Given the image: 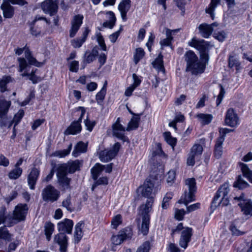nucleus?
Wrapping results in <instances>:
<instances>
[{
  "label": "nucleus",
  "mask_w": 252,
  "mask_h": 252,
  "mask_svg": "<svg viewBox=\"0 0 252 252\" xmlns=\"http://www.w3.org/2000/svg\"><path fill=\"white\" fill-rule=\"evenodd\" d=\"M229 191V186L225 183L218 189L212 202V205L217 207L220 205L227 206L229 203L228 193Z\"/></svg>",
  "instance_id": "obj_1"
},
{
  "label": "nucleus",
  "mask_w": 252,
  "mask_h": 252,
  "mask_svg": "<svg viewBox=\"0 0 252 252\" xmlns=\"http://www.w3.org/2000/svg\"><path fill=\"white\" fill-rule=\"evenodd\" d=\"M181 231V237L179 241V245L181 247L186 249L188 243L190 241L192 235V229L189 227H184L182 223H180L175 229H172V235L176 232Z\"/></svg>",
  "instance_id": "obj_2"
},
{
  "label": "nucleus",
  "mask_w": 252,
  "mask_h": 252,
  "mask_svg": "<svg viewBox=\"0 0 252 252\" xmlns=\"http://www.w3.org/2000/svg\"><path fill=\"white\" fill-rule=\"evenodd\" d=\"M189 44L199 51L200 58L209 59L208 52L213 46L209 43L204 41L203 39L199 40L194 37L189 43Z\"/></svg>",
  "instance_id": "obj_3"
},
{
  "label": "nucleus",
  "mask_w": 252,
  "mask_h": 252,
  "mask_svg": "<svg viewBox=\"0 0 252 252\" xmlns=\"http://www.w3.org/2000/svg\"><path fill=\"white\" fill-rule=\"evenodd\" d=\"M186 185L188 186L189 191L185 192L184 196L179 200V203H184L186 206L195 200L194 193L196 190L195 180L194 178H189L186 180Z\"/></svg>",
  "instance_id": "obj_4"
},
{
  "label": "nucleus",
  "mask_w": 252,
  "mask_h": 252,
  "mask_svg": "<svg viewBox=\"0 0 252 252\" xmlns=\"http://www.w3.org/2000/svg\"><path fill=\"white\" fill-rule=\"evenodd\" d=\"M42 199L47 202L57 201L60 196V192L51 185L47 186L42 191Z\"/></svg>",
  "instance_id": "obj_5"
},
{
  "label": "nucleus",
  "mask_w": 252,
  "mask_h": 252,
  "mask_svg": "<svg viewBox=\"0 0 252 252\" xmlns=\"http://www.w3.org/2000/svg\"><path fill=\"white\" fill-rule=\"evenodd\" d=\"M158 189V187H154V184L151 181L146 180L143 185L138 188V191L143 196L151 198L154 197Z\"/></svg>",
  "instance_id": "obj_6"
},
{
  "label": "nucleus",
  "mask_w": 252,
  "mask_h": 252,
  "mask_svg": "<svg viewBox=\"0 0 252 252\" xmlns=\"http://www.w3.org/2000/svg\"><path fill=\"white\" fill-rule=\"evenodd\" d=\"M64 166H59L57 169V176L58 182L62 190L64 191L70 189V183L71 179L67 177Z\"/></svg>",
  "instance_id": "obj_7"
},
{
  "label": "nucleus",
  "mask_w": 252,
  "mask_h": 252,
  "mask_svg": "<svg viewBox=\"0 0 252 252\" xmlns=\"http://www.w3.org/2000/svg\"><path fill=\"white\" fill-rule=\"evenodd\" d=\"M78 110H80L81 111L80 117L77 121H74L70 124L64 131V133L65 135H75L79 133L81 131L82 127L81 123L82 122V118L85 114L86 109L83 107H78Z\"/></svg>",
  "instance_id": "obj_8"
},
{
  "label": "nucleus",
  "mask_w": 252,
  "mask_h": 252,
  "mask_svg": "<svg viewBox=\"0 0 252 252\" xmlns=\"http://www.w3.org/2000/svg\"><path fill=\"white\" fill-rule=\"evenodd\" d=\"M234 199L239 202L238 205L243 214L246 216H252V201L250 199L246 198L243 194L234 197Z\"/></svg>",
  "instance_id": "obj_9"
},
{
  "label": "nucleus",
  "mask_w": 252,
  "mask_h": 252,
  "mask_svg": "<svg viewBox=\"0 0 252 252\" xmlns=\"http://www.w3.org/2000/svg\"><path fill=\"white\" fill-rule=\"evenodd\" d=\"M121 147L119 142L116 143L109 150H104L99 153V158L102 162H108L114 158L117 155Z\"/></svg>",
  "instance_id": "obj_10"
},
{
  "label": "nucleus",
  "mask_w": 252,
  "mask_h": 252,
  "mask_svg": "<svg viewBox=\"0 0 252 252\" xmlns=\"http://www.w3.org/2000/svg\"><path fill=\"white\" fill-rule=\"evenodd\" d=\"M200 60H198L192 63L189 67H187L186 71H190L192 74L197 75L202 73L205 69L206 65L208 64L209 59L200 58Z\"/></svg>",
  "instance_id": "obj_11"
},
{
  "label": "nucleus",
  "mask_w": 252,
  "mask_h": 252,
  "mask_svg": "<svg viewBox=\"0 0 252 252\" xmlns=\"http://www.w3.org/2000/svg\"><path fill=\"white\" fill-rule=\"evenodd\" d=\"M203 151L202 146L198 144H195L191 148L187 158V164L189 166H193L195 163V160L197 159L201 156Z\"/></svg>",
  "instance_id": "obj_12"
},
{
  "label": "nucleus",
  "mask_w": 252,
  "mask_h": 252,
  "mask_svg": "<svg viewBox=\"0 0 252 252\" xmlns=\"http://www.w3.org/2000/svg\"><path fill=\"white\" fill-rule=\"evenodd\" d=\"M6 209L2 206L0 209V225L5 223V226L11 227L18 223L13 215H6Z\"/></svg>",
  "instance_id": "obj_13"
},
{
  "label": "nucleus",
  "mask_w": 252,
  "mask_h": 252,
  "mask_svg": "<svg viewBox=\"0 0 252 252\" xmlns=\"http://www.w3.org/2000/svg\"><path fill=\"white\" fill-rule=\"evenodd\" d=\"M28 209L26 204H19L15 207L13 215L17 222H19L25 220Z\"/></svg>",
  "instance_id": "obj_14"
},
{
  "label": "nucleus",
  "mask_w": 252,
  "mask_h": 252,
  "mask_svg": "<svg viewBox=\"0 0 252 252\" xmlns=\"http://www.w3.org/2000/svg\"><path fill=\"white\" fill-rule=\"evenodd\" d=\"M41 7L45 13L50 15H55L58 11V6L57 0H46L41 4Z\"/></svg>",
  "instance_id": "obj_15"
},
{
  "label": "nucleus",
  "mask_w": 252,
  "mask_h": 252,
  "mask_svg": "<svg viewBox=\"0 0 252 252\" xmlns=\"http://www.w3.org/2000/svg\"><path fill=\"white\" fill-rule=\"evenodd\" d=\"M83 18V16L81 14L76 15L73 16L71 21V27L69 31V35L71 37H73L75 35L82 24Z\"/></svg>",
  "instance_id": "obj_16"
},
{
  "label": "nucleus",
  "mask_w": 252,
  "mask_h": 252,
  "mask_svg": "<svg viewBox=\"0 0 252 252\" xmlns=\"http://www.w3.org/2000/svg\"><path fill=\"white\" fill-rule=\"evenodd\" d=\"M113 135L117 138L125 140L124 132L126 129L120 124V118H118L116 122L112 126Z\"/></svg>",
  "instance_id": "obj_17"
},
{
  "label": "nucleus",
  "mask_w": 252,
  "mask_h": 252,
  "mask_svg": "<svg viewBox=\"0 0 252 252\" xmlns=\"http://www.w3.org/2000/svg\"><path fill=\"white\" fill-rule=\"evenodd\" d=\"M54 242L60 246V252H66L68 245L67 238L64 233H60L56 235Z\"/></svg>",
  "instance_id": "obj_18"
},
{
  "label": "nucleus",
  "mask_w": 252,
  "mask_h": 252,
  "mask_svg": "<svg viewBox=\"0 0 252 252\" xmlns=\"http://www.w3.org/2000/svg\"><path fill=\"white\" fill-rule=\"evenodd\" d=\"M218 24L215 22L211 25L206 23L202 24L199 25L198 29L201 36L204 38H208L211 34L213 31H215V27H217Z\"/></svg>",
  "instance_id": "obj_19"
},
{
  "label": "nucleus",
  "mask_w": 252,
  "mask_h": 252,
  "mask_svg": "<svg viewBox=\"0 0 252 252\" xmlns=\"http://www.w3.org/2000/svg\"><path fill=\"white\" fill-rule=\"evenodd\" d=\"M224 134L220 135L217 139L214 149V155L216 158H219L222 154V144L224 140L225 134L229 131L228 129H223Z\"/></svg>",
  "instance_id": "obj_20"
},
{
  "label": "nucleus",
  "mask_w": 252,
  "mask_h": 252,
  "mask_svg": "<svg viewBox=\"0 0 252 252\" xmlns=\"http://www.w3.org/2000/svg\"><path fill=\"white\" fill-rule=\"evenodd\" d=\"M238 118L232 108L227 110L225 116V123L226 125L234 127L238 124Z\"/></svg>",
  "instance_id": "obj_21"
},
{
  "label": "nucleus",
  "mask_w": 252,
  "mask_h": 252,
  "mask_svg": "<svg viewBox=\"0 0 252 252\" xmlns=\"http://www.w3.org/2000/svg\"><path fill=\"white\" fill-rule=\"evenodd\" d=\"M82 161L78 159L75 160L71 162H69L67 164H63L59 166H64L65 167V172L73 173L76 171L79 170L80 167L82 165Z\"/></svg>",
  "instance_id": "obj_22"
},
{
  "label": "nucleus",
  "mask_w": 252,
  "mask_h": 252,
  "mask_svg": "<svg viewBox=\"0 0 252 252\" xmlns=\"http://www.w3.org/2000/svg\"><path fill=\"white\" fill-rule=\"evenodd\" d=\"M40 171L36 168H33L28 176V183L31 189H35V185L39 175Z\"/></svg>",
  "instance_id": "obj_23"
},
{
  "label": "nucleus",
  "mask_w": 252,
  "mask_h": 252,
  "mask_svg": "<svg viewBox=\"0 0 252 252\" xmlns=\"http://www.w3.org/2000/svg\"><path fill=\"white\" fill-rule=\"evenodd\" d=\"M73 222L72 220L65 219L63 221L58 223V230L59 231L66 232L68 234L71 233Z\"/></svg>",
  "instance_id": "obj_24"
},
{
  "label": "nucleus",
  "mask_w": 252,
  "mask_h": 252,
  "mask_svg": "<svg viewBox=\"0 0 252 252\" xmlns=\"http://www.w3.org/2000/svg\"><path fill=\"white\" fill-rule=\"evenodd\" d=\"M130 0H123L119 5L118 9L121 13V17L124 21L127 20L126 13L131 6Z\"/></svg>",
  "instance_id": "obj_25"
},
{
  "label": "nucleus",
  "mask_w": 252,
  "mask_h": 252,
  "mask_svg": "<svg viewBox=\"0 0 252 252\" xmlns=\"http://www.w3.org/2000/svg\"><path fill=\"white\" fill-rule=\"evenodd\" d=\"M129 231H130L129 230ZM131 234L129 232L128 234L125 231H120L117 235L113 236L111 238L112 243L115 245L121 244L124 240L129 238L131 237Z\"/></svg>",
  "instance_id": "obj_26"
},
{
  "label": "nucleus",
  "mask_w": 252,
  "mask_h": 252,
  "mask_svg": "<svg viewBox=\"0 0 252 252\" xmlns=\"http://www.w3.org/2000/svg\"><path fill=\"white\" fill-rule=\"evenodd\" d=\"M1 8L3 11V16L5 18H10L14 14L13 7L9 3L7 0H3L1 5Z\"/></svg>",
  "instance_id": "obj_27"
},
{
  "label": "nucleus",
  "mask_w": 252,
  "mask_h": 252,
  "mask_svg": "<svg viewBox=\"0 0 252 252\" xmlns=\"http://www.w3.org/2000/svg\"><path fill=\"white\" fill-rule=\"evenodd\" d=\"M88 143L79 141L75 145L72 155L74 157H77L81 153H84L87 151Z\"/></svg>",
  "instance_id": "obj_28"
},
{
  "label": "nucleus",
  "mask_w": 252,
  "mask_h": 252,
  "mask_svg": "<svg viewBox=\"0 0 252 252\" xmlns=\"http://www.w3.org/2000/svg\"><path fill=\"white\" fill-rule=\"evenodd\" d=\"M150 224V215L149 214H143L142 217V223L139 230L144 235H147L149 232Z\"/></svg>",
  "instance_id": "obj_29"
},
{
  "label": "nucleus",
  "mask_w": 252,
  "mask_h": 252,
  "mask_svg": "<svg viewBox=\"0 0 252 252\" xmlns=\"http://www.w3.org/2000/svg\"><path fill=\"white\" fill-rule=\"evenodd\" d=\"M98 54V52L96 47H94L92 51H87L84 55V63H92L95 60Z\"/></svg>",
  "instance_id": "obj_30"
},
{
  "label": "nucleus",
  "mask_w": 252,
  "mask_h": 252,
  "mask_svg": "<svg viewBox=\"0 0 252 252\" xmlns=\"http://www.w3.org/2000/svg\"><path fill=\"white\" fill-rule=\"evenodd\" d=\"M179 30H171L167 29L166 30V38L161 40L160 41V44L161 46V49L163 46H168L171 45V41L173 39L172 34L175 32H178Z\"/></svg>",
  "instance_id": "obj_31"
},
{
  "label": "nucleus",
  "mask_w": 252,
  "mask_h": 252,
  "mask_svg": "<svg viewBox=\"0 0 252 252\" xmlns=\"http://www.w3.org/2000/svg\"><path fill=\"white\" fill-rule=\"evenodd\" d=\"M106 14L108 16V20L103 23V26L105 28L112 29L115 26L116 21L115 14L112 11H108L106 13Z\"/></svg>",
  "instance_id": "obj_32"
},
{
  "label": "nucleus",
  "mask_w": 252,
  "mask_h": 252,
  "mask_svg": "<svg viewBox=\"0 0 252 252\" xmlns=\"http://www.w3.org/2000/svg\"><path fill=\"white\" fill-rule=\"evenodd\" d=\"M10 105V101L0 99V118H1L7 114Z\"/></svg>",
  "instance_id": "obj_33"
},
{
  "label": "nucleus",
  "mask_w": 252,
  "mask_h": 252,
  "mask_svg": "<svg viewBox=\"0 0 252 252\" xmlns=\"http://www.w3.org/2000/svg\"><path fill=\"white\" fill-rule=\"evenodd\" d=\"M185 61L187 62V67H189L192 63L198 60V57L192 51L187 52L185 55Z\"/></svg>",
  "instance_id": "obj_34"
},
{
  "label": "nucleus",
  "mask_w": 252,
  "mask_h": 252,
  "mask_svg": "<svg viewBox=\"0 0 252 252\" xmlns=\"http://www.w3.org/2000/svg\"><path fill=\"white\" fill-rule=\"evenodd\" d=\"M185 61L187 62V67H189L192 63L198 60V57L192 51L187 52L185 55Z\"/></svg>",
  "instance_id": "obj_35"
},
{
  "label": "nucleus",
  "mask_w": 252,
  "mask_h": 252,
  "mask_svg": "<svg viewBox=\"0 0 252 252\" xmlns=\"http://www.w3.org/2000/svg\"><path fill=\"white\" fill-rule=\"evenodd\" d=\"M83 222L82 221H80L77 223V224L75 225L74 237V241L76 243H78L80 241L83 236L82 228L83 226Z\"/></svg>",
  "instance_id": "obj_36"
},
{
  "label": "nucleus",
  "mask_w": 252,
  "mask_h": 252,
  "mask_svg": "<svg viewBox=\"0 0 252 252\" xmlns=\"http://www.w3.org/2000/svg\"><path fill=\"white\" fill-rule=\"evenodd\" d=\"M220 2V0H211L208 7L206 9V12L210 14L212 19H214L215 17L214 11Z\"/></svg>",
  "instance_id": "obj_37"
},
{
  "label": "nucleus",
  "mask_w": 252,
  "mask_h": 252,
  "mask_svg": "<svg viewBox=\"0 0 252 252\" xmlns=\"http://www.w3.org/2000/svg\"><path fill=\"white\" fill-rule=\"evenodd\" d=\"M72 148V144L70 143L66 149L63 150H58L55 151L53 153L52 155L54 157H57L59 158H64L65 157L68 155Z\"/></svg>",
  "instance_id": "obj_38"
},
{
  "label": "nucleus",
  "mask_w": 252,
  "mask_h": 252,
  "mask_svg": "<svg viewBox=\"0 0 252 252\" xmlns=\"http://www.w3.org/2000/svg\"><path fill=\"white\" fill-rule=\"evenodd\" d=\"M102 165L99 163H96L91 169V173L94 180H96L100 173L103 170Z\"/></svg>",
  "instance_id": "obj_39"
},
{
  "label": "nucleus",
  "mask_w": 252,
  "mask_h": 252,
  "mask_svg": "<svg viewBox=\"0 0 252 252\" xmlns=\"http://www.w3.org/2000/svg\"><path fill=\"white\" fill-rule=\"evenodd\" d=\"M12 235L11 234L5 226L0 227V239L5 241L9 242L11 240Z\"/></svg>",
  "instance_id": "obj_40"
},
{
  "label": "nucleus",
  "mask_w": 252,
  "mask_h": 252,
  "mask_svg": "<svg viewBox=\"0 0 252 252\" xmlns=\"http://www.w3.org/2000/svg\"><path fill=\"white\" fill-rule=\"evenodd\" d=\"M54 230V224L48 222L45 223L44 226L45 234L47 240L49 241L51 240V235L53 234Z\"/></svg>",
  "instance_id": "obj_41"
},
{
  "label": "nucleus",
  "mask_w": 252,
  "mask_h": 252,
  "mask_svg": "<svg viewBox=\"0 0 252 252\" xmlns=\"http://www.w3.org/2000/svg\"><path fill=\"white\" fill-rule=\"evenodd\" d=\"M154 198H147L148 200L145 204L141 206V209L142 210V214H149V212L150 211L153 204L154 203Z\"/></svg>",
  "instance_id": "obj_42"
},
{
  "label": "nucleus",
  "mask_w": 252,
  "mask_h": 252,
  "mask_svg": "<svg viewBox=\"0 0 252 252\" xmlns=\"http://www.w3.org/2000/svg\"><path fill=\"white\" fill-rule=\"evenodd\" d=\"M154 198H147L148 200L145 204L141 206V209L142 210V214H149V212L150 211L153 204L154 203Z\"/></svg>",
  "instance_id": "obj_43"
},
{
  "label": "nucleus",
  "mask_w": 252,
  "mask_h": 252,
  "mask_svg": "<svg viewBox=\"0 0 252 252\" xmlns=\"http://www.w3.org/2000/svg\"><path fill=\"white\" fill-rule=\"evenodd\" d=\"M240 166L244 176L252 183V172L249 169L247 165L243 163H240Z\"/></svg>",
  "instance_id": "obj_44"
},
{
  "label": "nucleus",
  "mask_w": 252,
  "mask_h": 252,
  "mask_svg": "<svg viewBox=\"0 0 252 252\" xmlns=\"http://www.w3.org/2000/svg\"><path fill=\"white\" fill-rule=\"evenodd\" d=\"M139 119L140 118L139 117H133L128 123L126 130L130 131L137 128L139 126Z\"/></svg>",
  "instance_id": "obj_45"
},
{
  "label": "nucleus",
  "mask_w": 252,
  "mask_h": 252,
  "mask_svg": "<svg viewBox=\"0 0 252 252\" xmlns=\"http://www.w3.org/2000/svg\"><path fill=\"white\" fill-rule=\"evenodd\" d=\"M197 117L201 122V123L203 125H206L209 124L212 120V116L211 115L209 114H199L197 115Z\"/></svg>",
  "instance_id": "obj_46"
},
{
  "label": "nucleus",
  "mask_w": 252,
  "mask_h": 252,
  "mask_svg": "<svg viewBox=\"0 0 252 252\" xmlns=\"http://www.w3.org/2000/svg\"><path fill=\"white\" fill-rule=\"evenodd\" d=\"M13 81L12 78L9 76H3L0 80V91L3 93L6 90V84Z\"/></svg>",
  "instance_id": "obj_47"
},
{
  "label": "nucleus",
  "mask_w": 252,
  "mask_h": 252,
  "mask_svg": "<svg viewBox=\"0 0 252 252\" xmlns=\"http://www.w3.org/2000/svg\"><path fill=\"white\" fill-rule=\"evenodd\" d=\"M23 170L21 168L15 167L8 173V177L13 180L18 179L22 174Z\"/></svg>",
  "instance_id": "obj_48"
},
{
  "label": "nucleus",
  "mask_w": 252,
  "mask_h": 252,
  "mask_svg": "<svg viewBox=\"0 0 252 252\" xmlns=\"http://www.w3.org/2000/svg\"><path fill=\"white\" fill-rule=\"evenodd\" d=\"M153 65L154 68H156L158 71L164 70L162 56L160 54L158 58H157L153 63Z\"/></svg>",
  "instance_id": "obj_49"
},
{
  "label": "nucleus",
  "mask_w": 252,
  "mask_h": 252,
  "mask_svg": "<svg viewBox=\"0 0 252 252\" xmlns=\"http://www.w3.org/2000/svg\"><path fill=\"white\" fill-rule=\"evenodd\" d=\"M249 186L248 183L244 181L241 176H238L237 180L234 182L233 186L239 189H243Z\"/></svg>",
  "instance_id": "obj_50"
},
{
  "label": "nucleus",
  "mask_w": 252,
  "mask_h": 252,
  "mask_svg": "<svg viewBox=\"0 0 252 252\" xmlns=\"http://www.w3.org/2000/svg\"><path fill=\"white\" fill-rule=\"evenodd\" d=\"M145 52L144 50L141 48H138L136 49L134 55V62L137 64L139 61L144 56Z\"/></svg>",
  "instance_id": "obj_51"
},
{
  "label": "nucleus",
  "mask_w": 252,
  "mask_h": 252,
  "mask_svg": "<svg viewBox=\"0 0 252 252\" xmlns=\"http://www.w3.org/2000/svg\"><path fill=\"white\" fill-rule=\"evenodd\" d=\"M106 84L107 83L105 82L101 90L96 95V100L98 104H100V102L104 99L106 91Z\"/></svg>",
  "instance_id": "obj_52"
},
{
  "label": "nucleus",
  "mask_w": 252,
  "mask_h": 252,
  "mask_svg": "<svg viewBox=\"0 0 252 252\" xmlns=\"http://www.w3.org/2000/svg\"><path fill=\"white\" fill-rule=\"evenodd\" d=\"M163 136L165 140L168 144L171 145L172 147H174L175 146L177 140L175 138L171 136L170 132H164L163 133Z\"/></svg>",
  "instance_id": "obj_53"
},
{
  "label": "nucleus",
  "mask_w": 252,
  "mask_h": 252,
  "mask_svg": "<svg viewBox=\"0 0 252 252\" xmlns=\"http://www.w3.org/2000/svg\"><path fill=\"white\" fill-rule=\"evenodd\" d=\"M172 193L169 192L166 194L162 200L161 205L162 209H166L168 207L169 205V201L172 198Z\"/></svg>",
  "instance_id": "obj_54"
},
{
  "label": "nucleus",
  "mask_w": 252,
  "mask_h": 252,
  "mask_svg": "<svg viewBox=\"0 0 252 252\" xmlns=\"http://www.w3.org/2000/svg\"><path fill=\"white\" fill-rule=\"evenodd\" d=\"M122 222V217L121 215L114 217L111 221V226L113 228L116 229L118 226Z\"/></svg>",
  "instance_id": "obj_55"
},
{
  "label": "nucleus",
  "mask_w": 252,
  "mask_h": 252,
  "mask_svg": "<svg viewBox=\"0 0 252 252\" xmlns=\"http://www.w3.org/2000/svg\"><path fill=\"white\" fill-rule=\"evenodd\" d=\"M62 205L63 207H65L67 210L69 212H72L74 210V208L71 202V197L70 196H68L66 199L63 200Z\"/></svg>",
  "instance_id": "obj_56"
},
{
  "label": "nucleus",
  "mask_w": 252,
  "mask_h": 252,
  "mask_svg": "<svg viewBox=\"0 0 252 252\" xmlns=\"http://www.w3.org/2000/svg\"><path fill=\"white\" fill-rule=\"evenodd\" d=\"M229 67L230 68L236 67V69H238V67L240 65V63L238 60L233 56H230L229 58Z\"/></svg>",
  "instance_id": "obj_57"
},
{
  "label": "nucleus",
  "mask_w": 252,
  "mask_h": 252,
  "mask_svg": "<svg viewBox=\"0 0 252 252\" xmlns=\"http://www.w3.org/2000/svg\"><path fill=\"white\" fill-rule=\"evenodd\" d=\"M150 248V242L146 241L138 248L136 252H149Z\"/></svg>",
  "instance_id": "obj_58"
},
{
  "label": "nucleus",
  "mask_w": 252,
  "mask_h": 252,
  "mask_svg": "<svg viewBox=\"0 0 252 252\" xmlns=\"http://www.w3.org/2000/svg\"><path fill=\"white\" fill-rule=\"evenodd\" d=\"M24 115V112L23 110H20L14 116L13 122L15 123V126L21 121Z\"/></svg>",
  "instance_id": "obj_59"
},
{
  "label": "nucleus",
  "mask_w": 252,
  "mask_h": 252,
  "mask_svg": "<svg viewBox=\"0 0 252 252\" xmlns=\"http://www.w3.org/2000/svg\"><path fill=\"white\" fill-rule=\"evenodd\" d=\"M96 37H97V41L100 47L102 49V50H103V51H106V50H107L106 46L105 44L104 38H103V36H102V35L101 34V33H97L96 34Z\"/></svg>",
  "instance_id": "obj_60"
},
{
  "label": "nucleus",
  "mask_w": 252,
  "mask_h": 252,
  "mask_svg": "<svg viewBox=\"0 0 252 252\" xmlns=\"http://www.w3.org/2000/svg\"><path fill=\"white\" fill-rule=\"evenodd\" d=\"M220 94H219L217 99V101H216L217 106H219L220 104V103L221 102V101L223 99V98L224 96V94H225V91L223 87H222V86L220 84Z\"/></svg>",
  "instance_id": "obj_61"
},
{
  "label": "nucleus",
  "mask_w": 252,
  "mask_h": 252,
  "mask_svg": "<svg viewBox=\"0 0 252 252\" xmlns=\"http://www.w3.org/2000/svg\"><path fill=\"white\" fill-rule=\"evenodd\" d=\"M19 66V72H22L25 69L27 65V63L26 59L24 58H19L18 59Z\"/></svg>",
  "instance_id": "obj_62"
},
{
  "label": "nucleus",
  "mask_w": 252,
  "mask_h": 252,
  "mask_svg": "<svg viewBox=\"0 0 252 252\" xmlns=\"http://www.w3.org/2000/svg\"><path fill=\"white\" fill-rule=\"evenodd\" d=\"M186 213L184 209H177L175 213V218L178 220H181L184 219Z\"/></svg>",
  "instance_id": "obj_63"
},
{
  "label": "nucleus",
  "mask_w": 252,
  "mask_h": 252,
  "mask_svg": "<svg viewBox=\"0 0 252 252\" xmlns=\"http://www.w3.org/2000/svg\"><path fill=\"white\" fill-rule=\"evenodd\" d=\"M214 36L219 41H223L226 37V34L224 31H221L218 32H215Z\"/></svg>",
  "instance_id": "obj_64"
}]
</instances>
